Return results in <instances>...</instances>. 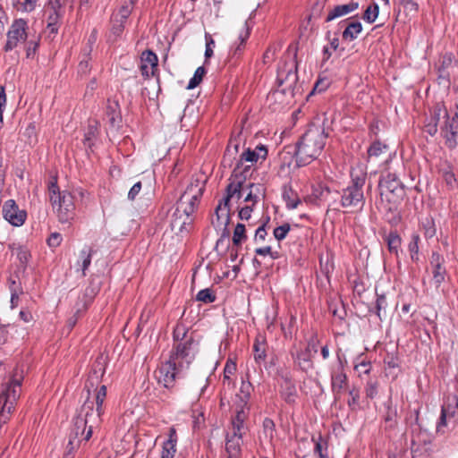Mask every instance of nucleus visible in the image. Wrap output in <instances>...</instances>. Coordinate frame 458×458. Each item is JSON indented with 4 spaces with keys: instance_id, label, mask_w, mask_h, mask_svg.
Masks as SVG:
<instances>
[{
    "instance_id": "f257e3e1",
    "label": "nucleus",
    "mask_w": 458,
    "mask_h": 458,
    "mask_svg": "<svg viewBox=\"0 0 458 458\" xmlns=\"http://www.w3.org/2000/svg\"><path fill=\"white\" fill-rule=\"evenodd\" d=\"M203 191L204 182L202 181L195 180L190 183L176 204L172 219L174 227L182 230L191 224L192 215L199 203Z\"/></svg>"
},
{
    "instance_id": "f03ea898",
    "label": "nucleus",
    "mask_w": 458,
    "mask_h": 458,
    "mask_svg": "<svg viewBox=\"0 0 458 458\" xmlns=\"http://www.w3.org/2000/svg\"><path fill=\"white\" fill-rule=\"evenodd\" d=\"M327 135L324 125L311 124L297 143V161L306 165L316 159L326 145Z\"/></svg>"
},
{
    "instance_id": "7ed1b4c3",
    "label": "nucleus",
    "mask_w": 458,
    "mask_h": 458,
    "mask_svg": "<svg viewBox=\"0 0 458 458\" xmlns=\"http://www.w3.org/2000/svg\"><path fill=\"white\" fill-rule=\"evenodd\" d=\"M246 177L247 175L240 172V165L234 168L225 189V196L220 200L215 211L216 221L213 220V224L216 226L223 225L225 228L228 225L231 212L230 202L232 200L238 201L242 198V191L245 189Z\"/></svg>"
},
{
    "instance_id": "20e7f679",
    "label": "nucleus",
    "mask_w": 458,
    "mask_h": 458,
    "mask_svg": "<svg viewBox=\"0 0 458 458\" xmlns=\"http://www.w3.org/2000/svg\"><path fill=\"white\" fill-rule=\"evenodd\" d=\"M48 199L62 224H71L75 217V203L73 195L68 191H61L56 176H52L47 183Z\"/></svg>"
},
{
    "instance_id": "39448f33",
    "label": "nucleus",
    "mask_w": 458,
    "mask_h": 458,
    "mask_svg": "<svg viewBox=\"0 0 458 458\" xmlns=\"http://www.w3.org/2000/svg\"><path fill=\"white\" fill-rule=\"evenodd\" d=\"M106 397V386L102 385L98 388L95 397L90 399L88 397L81 405L78 416L81 426L88 425V430L85 435V440L89 441L92 436L93 428L98 427L101 423V416L105 412L104 402Z\"/></svg>"
},
{
    "instance_id": "423d86ee",
    "label": "nucleus",
    "mask_w": 458,
    "mask_h": 458,
    "mask_svg": "<svg viewBox=\"0 0 458 458\" xmlns=\"http://www.w3.org/2000/svg\"><path fill=\"white\" fill-rule=\"evenodd\" d=\"M351 184L344 188L341 194V206L352 210H361L365 198L363 186L367 178L366 168L363 165H357L351 171Z\"/></svg>"
},
{
    "instance_id": "0eeeda50",
    "label": "nucleus",
    "mask_w": 458,
    "mask_h": 458,
    "mask_svg": "<svg viewBox=\"0 0 458 458\" xmlns=\"http://www.w3.org/2000/svg\"><path fill=\"white\" fill-rule=\"evenodd\" d=\"M440 127L441 132L446 139L449 147L455 145L454 137L458 133V116L455 114L450 118L447 110L443 106H435L430 121L425 124L424 130L429 135L433 136Z\"/></svg>"
},
{
    "instance_id": "6e6552de",
    "label": "nucleus",
    "mask_w": 458,
    "mask_h": 458,
    "mask_svg": "<svg viewBox=\"0 0 458 458\" xmlns=\"http://www.w3.org/2000/svg\"><path fill=\"white\" fill-rule=\"evenodd\" d=\"M22 371L16 369L9 380L3 385L0 394V425L6 423L21 395Z\"/></svg>"
},
{
    "instance_id": "1a4fd4ad",
    "label": "nucleus",
    "mask_w": 458,
    "mask_h": 458,
    "mask_svg": "<svg viewBox=\"0 0 458 458\" xmlns=\"http://www.w3.org/2000/svg\"><path fill=\"white\" fill-rule=\"evenodd\" d=\"M248 418L247 411L237 410L232 418L231 428L225 437L226 458H242V436L246 428L244 422Z\"/></svg>"
},
{
    "instance_id": "9d476101",
    "label": "nucleus",
    "mask_w": 458,
    "mask_h": 458,
    "mask_svg": "<svg viewBox=\"0 0 458 458\" xmlns=\"http://www.w3.org/2000/svg\"><path fill=\"white\" fill-rule=\"evenodd\" d=\"M277 83L278 88L273 91L268 99H278L283 95L288 98H293V91L298 81L297 75V63L294 59L290 62H285L277 71Z\"/></svg>"
},
{
    "instance_id": "9b49d317",
    "label": "nucleus",
    "mask_w": 458,
    "mask_h": 458,
    "mask_svg": "<svg viewBox=\"0 0 458 458\" xmlns=\"http://www.w3.org/2000/svg\"><path fill=\"white\" fill-rule=\"evenodd\" d=\"M183 341L176 344L175 350L172 352L170 358L179 366V369H186L194 360L198 352V344L191 337H185L186 333L182 332Z\"/></svg>"
},
{
    "instance_id": "f8f14e48",
    "label": "nucleus",
    "mask_w": 458,
    "mask_h": 458,
    "mask_svg": "<svg viewBox=\"0 0 458 458\" xmlns=\"http://www.w3.org/2000/svg\"><path fill=\"white\" fill-rule=\"evenodd\" d=\"M458 421V394L448 395L441 409V415L437 425L438 432H445L447 427H455Z\"/></svg>"
},
{
    "instance_id": "ddd939ff",
    "label": "nucleus",
    "mask_w": 458,
    "mask_h": 458,
    "mask_svg": "<svg viewBox=\"0 0 458 458\" xmlns=\"http://www.w3.org/2000/svg\"><path fill=\"white\" fill-rule=\"evenodd\" d=\"M182 369H179V366L174 362V360L169 359L156 371V377L158 384L162 385L165 388L173 387L176 377Z\"/></svg>"
},
{
    "instance_id": "4468645a",
    "label": "nucleus",
    "mask_w": 458,
    "mask_h": 458,
    "mask_svg": "<svg viewBox=\"0 0 458 458\" xmlns=\"http://www.w3.org/2000/svg\"><path fill=\"white\" fill-rule=\"evenodd\" d=\"M27 21L22 19L14 21L7 33V42L4 47L5 51H10L17 47L19 42H23L27 38L26 30Z\"/></svg>"
},
{
    "instance_id": "2eb2a0df",
    "label": "nucleus",
    "mask_w": 458,
    "mask_h": 458,
    "mask_svg": "<svg viewBox=\"0 0 458 458\" xmlns=\"http://www.w3.org/2000/svg\"><path fill=\"white\" fill-rule=\"evenodd\" d=\"M379 190L381 196L388 197V195H392L393 198L396 199L402 198L404 193L403 187L397 176L390 173L381 178Z\"/></svg>"
},
{
    "instance_id": "dca6fc26",
    "label": "nucleus",
    "mask_w": 458,
    "mask_h": 458,
    "mask_svg": "<svg viewBox=\"0 0 458 458\" xmlns=\"http://www.w3.org/2000/svg\"><path fill=\"white\" fill-rule=\"evenodd\" d=\"M267 149L263 145L257 146L255 149L247 148L245 151L242 153L236 167L240 165V172L242 173V174L247 175V174L250 172V166L247 165L243 167V163L249 162L251 164H255L258 163L259 160H265L267 158Z\"/></svg>"
},
{
    "instance_id": "f3484780",
    "label": "nucleus",
    "mask_w": 458,
    "mask_h": 458,
    "mask_svg": "<svg viewBox=\"0 0 458 458\" xmlns=\"http://www.w3.org/2000/svg\"><path fill=\"white\" fill-rule=\"evenodd\" d=\"M339 365L331 371V388L335 399L339 400L341 394L346 389L348 378L344 369V363L338 356Z\"/></svg>"
},
{
    "instance_id": "a211bd4d",
    "label": "nucleus",
    "mask_w": 458,
    "mask_h": 458,
    "mask_svg": "<svg viewBox=\"0 0 458 458\" xmlns=\"http://www.w3.org/2000/svg\"><path fill=\"white\" fill-rule=\"evenodd\" d=\"M3 216L14 226L22 225L26 219V212L21 210L13 199H9L4 204Z\"/></svg>"
},
{
    "instance_id": "6ab92c4d",
    "label": "nucleus",
    "mask_w": 458,
    "mask_h": 458,
    "mask_svg": "<svg viewBox=\"0 0 458 458\" xmlns=\"http://www.w3.org/2000/svg\"><path fill=\"white\" fill-rule=\"evenodd\" d=\"M444 263L445 260L442 256L436 252L432 254L430 265L432 269L433 281L437 286H439L445 281L446 276V270L444 267Z\"/></svg>"
},
{
    "instance_id": "aec40b11",
    "label": "nucleus",
    "mask_w": 458,
    "mask_h": 458,
    "mask_svg": "<svg viewBox=\"0 0 458 458\" xmlns=\"http://www.w3.org/2000/svg\"><path fill=\"white\" fill-rule=\"evenodd\" d=\"M157 65V56L151 51H144L141 55L140 69L144 76L149 77L154 74Z\"/></svg>"
},
{
    "instance_id": "412c9836",
    "label": "nucleus",
    "mask_w": 458,
    "mask_h": 458,
    "mask_svg": "<svg viewBox=\"0 0 458 458\" xmlns=\"http://www.w3.org/2000/svg\"><path fill=\"white\" fill-rule=\"evenodd\" d=\"M359 7V4L357 2H350L346 4H340L335 6L332 10L328 12V14L326 18V21H331L335 19L345 16L354 11H356Z\"/></svg>"
},
{
    "instance_id": "4be33fe9",
    "label": "nucleus",
    "mask_w": 458,
    "mask_h": 458,
    "mask_svg": "<svg viewBox=\"0 0 458 458\" xmlns=\"http://www.w3.org/2000/svg\"><path fill=\"white\" fill-rule=\"evenodd\" d=\"M64 10H56L55 8H51L49 5L46 8V13L47 15V30L52 34H55L58 31L59 21L61 17L64 15Z\"/></svg>"
},
{
    "instance_id": "5701e85b",
    "label": "nucleus",
    "mask_w": 458,
    "mask_h": 458,
    "mask_svg": "<svg viewBox=\"0 0 458 458\" xmlns=\"http://www.w3.org/2000/svg\"><path fill=\"white\" fill-rule=\"evenodd\" d=\"M177 434L174 427L169 428L168 439L164 443L161 458H174L176 453Z\"/></svg>"
},
{
    "instance_id": "b1692460",
    "label": "nucleus",
    "mask_w": 458,
    "mask_h": 458,
    "mask_svg": "<svg viewBox=\"0 0 458 458\" xmlns=\"http://www.w3.org/2000/svg\"><path fill=\"white\" fill-rule=\"evenodd\" d=\"M106 119L109 124L116 129L119 127L121 123V114L119 110V105L116 101L108 100L106 111Z\"/></svg>"
},
{
    "instance_id": "393cba45",
    "label": "nucleus",
    "mask_w": 458,
    "mask_h": 458,
    "mask_svg": "<svg viewBox=\"0 0 458 458\" xmlns=\"http://www.w3.org/2000/svg\"><path fill=\"white\" fill-rule=\"evenodd\" d=\"M267 344L266 338L263 335H259L253 344V356L257 363L265 361L267 357Z\"/></svg>"
},
{
    "instance_id": "a878e982",
    "label": "nucleus",
    "mask_w": 458,
    "mask_h": 458,
    "mask_svg": "<svg viewBox=\"0 0 458 458\" xmlns=\"http://www.w3.org/2000/svg\"><path fill=\"white\" fill-rule=\"evenodd\" d=\"M250 29L247 21H244L242 24H240L238 28L239 43L235 47H232V52L233 55H241L242 51V46L250 37Z\"/></svg>"
},
{
    "instance_id": "bb28decb",
    "label": "nucleus",
    "mask_w": 458,
    "mask_h": 458,
    "mask_svg": "<svg viewBox=\"0 0 458 458\" xmlns=\"http://www.w3.org/2000/svg\"><path fill=\"white\" fill-rule=\"evenodd\" d=\"M252 386L250 382H242L240 389V394H238V398L240 399L239 403L236 406V410H243L247 411L249 414V406L248 402L250 396Z\"/></svg>"
},
{
    "instance_id": "cd10ccee",
    "label": "nucleus",
    "mask_w": 458,
    "mask_h": 458,
    "mask_svg": "<svg viewBox=\"0 0 458 458\" xmlns=\"http://www.w3.org/2000/svg\"><path fill=\"white\" fill-rule=\"evenodd\" d=\"M208 377H201L191 381L189 391L193 398L199 399L208 386Z\"/></svg>"
},
{
    "instance_id": "c85d7f7f",
    "label": "nucleus",
    "mask_w": 458,
    "mask_h": 458,
    "mask_svg": "<svg viewBox=\"0 0 458 458\" xmlns=\"http://www.w3.org/2000/svg\"><path fill=\"white\" fill-rule=\"evenodd\" d=\"M13 255L19 259L21 266L25 268L30 258V251L23 246L13 244L11 247Z\"/></svg>"
},
{
    "instance_id": "c756f323",
    "label": "nucleus",
    "mask_w": 458,
    "mask_h": 458,
    "mask_svg": "<svg viewBox=\"0 0 458 458\" xmlns=\"http://www.w3.org/2000/svg\"><path fill=\"white\" fill-rule=\"evenodd\" d=\"M249 192L244 198L245 202H251L255 205L259 197L263 194V188L260 184L250 183L248 184Z\"/></svg>"
},
{
    "instance_id": "7c9ffc66",
    "label": "nucleus",
    "mask_w": 458,
    "mask_h": 458,
    "mask_svg": "<svg viewBox=\"0 0 458 458\" xmlns=\"http://www.w3.org/2000/svg\"><path fill=\"white\" fill-rule=\"evenodd\" d=\"M312 358L313 356L303 350L297 353L295 362L301 370L308 371L313 366Z\"/></svg>"
},
{
    "instance_id": "2f4dec72",
    "label": "nucleus",
    "mask_w": 458,
    "mask_h": 458,
    "mask_svg": "<svg viewBox=\"0 0 458 458\" xmlns=\"http://www.w3.org/2000/svg\"><path fill=\"white\" fill-rule=\"evenodd\" d=\"M362 30V25L360 21H352L348 24L346 29L343 32V38L344 39L353 40Z\"/></svg>"
},
{
    "instance_id": "473e14b6",
    "label": "nucleus",
    "mask_w": 458,
    "mask_h": 458,
    "mask_svg": "<svg viewBox=\"0 0 458 458\" xmlns=\"http://www.w3.org/2000/svg\"><path fill=\"white\" fill-rule=\"evenodd\" d=\"M87 430L88 425L81 426L79 423V419L75 418L69 438H75V440H81V442H87L84 437Z\"/></svg>"
},
{
    "instance_id": "72a5a7b5",
    "label": "nucleus",
    "mask_w": 458,
    "mask_h": 458,
    "mask_svg": "<svg viewBox=\"0 0 458 458\" xmlns=\"http://www.w3.org/2000/svg\"><path fill=\"white\" fill-rule=\"evenodd\" d=\"M314 441V454L318 455V458H327V443L318 436V438L312 437Z\"/></svg>"
},
{
    "instance_id": "f704fd0d",
    "label": "nucleus",
    "mask_w": 458,
    "mask_h": 458,
    "mask_svg": "<svg viewBox=\"0 0 458 458\" xmlns=\"http://www.w3.org/2000/svg\"><path fill=\"white\" fill-rule=\"evenodd\" d=\"M422 230L426 238H432L436 235L435 221L431 216H426L422 222Z\"/></svg>"
},
{
    "instance_id": "c9c22d12",
    "label": "nucleus",
    "mask_w": 458,
    "mask_h": 458,
    "mask_svg": "<svg viewBox=\"0 0 458 458\" xmlns=\"http://www.w3.org/2000/svg\"><path fill=\"white\" fill-rule=\"evenodd\" d=\"M386 241L390 252L398 254V250L401 246V237L396 233H390L386 237Z\"/></svg>"
},
{
    "instance_id": "e433bc0d",
    "label": "nucleus",
    "mask_w": 458,
    "mask_h": 458,
    "mask_svg": "<svg viewBox=\"0 0 458 458\" xmlns=\"http://www.w3.org/2000/svg\"><path fill=\"white\" fill-rule=\"evenodd\" d=\"M247 239L246 236V230L245 225L243 224H237L233 235V242L236 246H240L245 240Z\"/></svg>"
},
{
    "instance_id": "4c0bfd02",
    "label": "nucleus",
    "mask_w": 458,
    "mask_h": 458,
    "mask_svg": "<svg viewBox=\"0 0 458 458\" xmlns=\"http://www.w3.org/2000/svg\"><path fill=\"white\" fill-rule=\"evenodd\" d=\"M419 242L420 236L417 233H413L411 235V240L408 245V250L410 252L411 258L412 260H418V253H419Z\"/></svg>"
},
{
    "instance_id": "58836bf2",
    "label": "nucleus",
    "mask_w": 458,
    "mask_h": 458,
    "mask_svg": "<svg viewBox=\"0 0 458 458\" xmlns=\"http://www.w3.org/2000/svg\"><path fill=\"white\" fill-rule=\"evenodd\" d=\"M196 300L198 301L204 302V303H211V302L215 301L216 295L212 290H210L209 288H207V289L200 290L197 293Z\"/></svg>"
},
{
    "instance_id": "ea45409f",
    "label": "nucleus",
    "mask_w": 458,
    "mask_h": 458,
    "mask_svg": "<svg viewBox=\"0 0 458 458\" xmlns=\"http://www.w3.org/2000/svg\"><path fill=\"white\" fill-rule=\"evenodd\" d=\"M284 199L285 200L286 207L289 209H294L301 203L300 198L292 191L284 193Z\"/></svg>"
},
{
    "instance_id": "a19ab883",
    "label": "nucleus",
    "mask_w": 458,
    "mask_h": 458,
    "mask_svg": "<svg viewBox=\"0 0 458 458\" xmlns=\"http://www.w3.org/2000/svg\"><path fill=\"white\" fill-rule=\"evenodd\" d=\"M205 72H205L204 67H202V66L198 67L194 72L193 77L190 80L187 89H192L196 88L201 82Z\"/></svg>"
},
{
    "instance_id": "79ce46f5",
    "label": "nucleus",
    "mask_w": 458,
    "mask_h": 458,
    "mask_svg": "<svg viewBox=\"0 0 458 458\" xmlns=\"http://www.w3.org/2000/svg\"><path fill=\"white\" fill-rule=\"evenodd\" d=\"M92 252L93 250L91 249H83L80 252V258L81 259V270L83 275H85L86 270L91 263Z\"/></svg>"
},
{
    "instance_id": "37998d69",
    "label": "nucleus",
    "mask_w": 458,
    "mask_h": 458,
    "mask_svg": "<svg viewBox=\"0 0 458 458\" xmlns=\"http://www.w3.org/2000/svg\"><path fill=\"white\" fill-rule=\"evenodd\" d=\"M377 16H378V6H377V4H374L369 5L366 9L364 15H363V19L369 23H373L376 21V19L377 18Z\"/></svg>"
},
{
    "instance_id": "c03bdc74",
    "label": "nucleus",
    "mask_w": 458,
    "mask_h": 458,
    "mask_svg": "<svg viewBox=\"0 0 458 458\" xmlns=\"http://www.w3.org/2000/svg\"><path fill=\"white\" fill-rule=\"evenodd\" d=\"M37 2L38 0H19L16 9L26 13L32 12L36 8Z\"/></svg>"
},
{
    "instance_id": "a18cd8bd",
    "label": "nucleus",
    "mask_w": 458,
    "mask_h": 458,
    "mask_svg": "<svg viewBox=\"0 0 458 458\" xmlns=\"http://www.w3.org/2000/svg\"><path fill=\"white\" fill-rule=\"evenodd\" d=\"M349 396L350 398L347 401L348 406L352 410H355L356 407L359 405V399H360V393L359 390L355 387L352 388L349 391Z\"/></svg>"
},
{
    "instance_id": "49530a36",
    "label": "nucleus",
    "mask_w": 458,
    "mask_h": 458,
    "mask_svg": "<svg viewBox=\"0 0 458 458\" xmlns=\"http://www.w3.org/2000/svg\"><path fill=\"white\" fill-rule=\"evenodd\" d=\"M386 299L384 295L378 296L377 299L376 308H377V315L380 320H382V317L386 316Z\"/></svg>"
},
{
    "instance_id": "de8ad7c7",
    "label": "nucleus",
    "mask_w": 458,
    "mask_h": 458,
    "mask_svg": "<svg viewBox=\"0 0 458 458\" xmlns=\"http://www.w3.org/2000/svg\"><path fill=\"white\" fill-rule=\"evenodd\" d=\"M290 225L289 224H284L280 226H277L274 229V236L276 240L282 241L284 240L287 233L290 231Z\"/></svg>"
},
{
    "instance_id": "09e8293b",
    "label": "nucleus",
    "mask_w": 458,
    "mask_h": 458,
    "mask_svg": "<svg viewBox=\"0 0 458 458\" xmlns=\"http://www.w3.org/2000/svg\"><path fill=\"white\" fill-rule=\"evenodd\" d=\"M443 178L446 184L451 188H454L458 184V176L456 177L455 174L452 170L443 171Z\"/></svg>"
},
{
    "instance_id": "8fccbe9b",
    "label": "nucleus",
    "mask_w": 458,
    "mask_h": 458,
    "mask_svg": "<svg viewBox=\"0 0 458 458\" xmlns=\"http://www.w3.org/2000/svg\"><path fill=\"white\" fill-rule=\"evenodd\" d=\"M370 369L371 365L369 361L361 360L354 365V370L358 373L359 377H360L362 374H369Z\"/></svg>"
},
{
    "instance_id": "3c124183",
    "label": "nucleus",
    "mask_w": 458,
    "mask_h": 458,
    "mask_svg": "<svg viewBox=\"0 0 458 458\" xmlns=\"http://www.w3.org/2000/svg\"><path fill=\"white\" fill-rule=\"evenodd\" d=\"M236 371V364L235 362L232 361L231 360L226 361V364L224 369V382L225 380H229L231 376L234 374Z\"/></svg>"
},
{
    "instance_id": "603ef678",
    "label": "nucleus",
    "mask_w": 458,
    "mask_h": 458,
    "mask_svg": "<svg viewBox=\"0 0 458 458\" xmlns=\"http://www.w3.org/2000/svg\"><path fill=\"white\" fill-rule=\"evenodd\" d=\"M386 149V145H383L380 142H374L369 148V157H373V156L377 157Z\"/></svg>"
},
{
    "instance_id": "864d4df0",
    "label": "nucleus",
    "mask_w": 458,
    "mask_h": 458,
    "mask_svg": "<svg viewBox=\"0 0 458 458\" xmlns=\"http://www.w3.org/2000/svg\"><path fill=\"white\" fill-rule=\"evenodd\" d=\"M6 106V94L4 87H0V123H4V111Z\"/></svg>"
},
{
    "instance_id": "5fc2aeb1",
    "label": "nucleus",
    "mask_w": 458,
    "mask_h": 458,
    "mask_svg": "<svg viewBox=\"0 0 458 458\" xmlns=\"http://www.w3.org/2000/svg\"><path fill=\"white\" fill-rule=\"evenodd\" d=\"M396 411L390 406H387V411L385 417V420L389 424V427H393L395 424Z\"/></svg>"
},
{
    "instance_id": "6e6d98bb",
    "label": "nucleus",
    "mask_w": 458,
    "mask_h": 458,
    "mask_svg": "<svg viewBox=\"0 0 458 458\" xmlns=\"http://www.w3.org/2000/svg\"><path fill=\"white\" fill-rule=\"evenodd\" d=\"M377 393V383L376 381H369L366 386V394L369 398H374Z\"/></svg>"
},
{
    "instance_id": "4d7b16f0",
    "label": "nucleus",
    "mask_w": 458,
    "mask_h": 458,
    "mask_svg": "<svg viewBox=\"0 0 458 458\" xmlns=\"http://www.w3.org/2000/svg\"><path fill=\"white\" fill-rule=\"evenodd\" d=\"M96 135H97V126L89 125L85 133V136H84L85 144H87V142H88V145L90 146V141L96 137Z\"/></svg>"
},
{
    "instance_id": "13d9d810",
    "label": "nucleus",
    "mask_w": 458,
    "mask_h": 458,
    "mask_svg": "<svg viewBox=\"0 0 458 458\" xmlns=\"http://www.w3.org/2000/svg\"><path fill=\"white\" fill-rule=\"evenodd\" d=\"M255 253L257 255H260V256L270 255L272 259L277 258V252H273L271 250V247H269V246L263 247V248H258V249H256Z\"/></svg>"
},
{
    "instance_id": "bf43d9fd",
    "label": "nucleus",
    "mask_w": 458,
    "mask_h": 458,
    "mask_svg": "<svg viewBox=\"0 0 458 458\" xmlns=\"http://www.w3.org/2000/svg\"><path fill=\"white\" fill-rule=\"evenodd\" d=\"M140 191H141V182H138L129 191L128 199L130 200H134Z\"/></svg>"
},
{
    "instance_id": "052dcab7",
    "label": "nucleus",
    "mask_w": 458,
    "mask_h": 458,
    "mask_svg": "<svg viewBox=\"0 0 458 458\" xmlns=\"http://www.w3.org/2000/svg\"><path fill=\"white\" fill-rule=\"evenodd\" d=\"M61 242L62 236L57 233H52L47 240V243L50 247H57L60 245Z\"/></svg>"
},
{
    "instance_id": "680f3d73",
    "label": "nucleus",
    "mask_w": 458,
    "mask_h": 458,
    "mask_svg": "<svg viewBox=\"0 0 458 458\" xmlns=\"http://www.w3.org/2000/svg\"><path fill=\"white\" fill-rule=\"evenodd\" d=\"M304 351L313 356L318 352V341L315 338H311Z\"/></svg>"
},
{
    "instance_id": "e2e57ef3",
    "label": "nucleus",
    "mask_w": 458,
    "mask_h": 458,
    "mask_svg": "<svg viewBox=\"0 0 458 458\" xmlns=\"http://www.w3.org/2000/svg\"><path fill=\"white\" fill-rule=\"evenodd\" d=\"M251 212L252 208L250 206L243 207L239 210V218L242 220H248L251 216Z\"/></svg>"
},
{
    "instance_id": "0e129e2a",
    "label": "nucleus",
    "mask_w": 458,
    "mask_h": 458,
    "mask_svg": "<svg viewBox=\"0 0 458 458\" xmlns=\"http://www.w3.org/2000/svg\"><path fill=\"white\" fill-rule=\"evenodd\" d=\"M9 290L11 293H13V290H16V293H23L22 287L20 282H16V280L13 277L9 279Z\"/></svg>"
},
{
    "instance_id": "69168bd1",
    "label": "nucleus",
    "mask_w": 458,
    "mask_h": 458,
    "mask_svg": "<svg viewBox=\"0 0 458 458\" xmlns=\"http://www.w3.org/2000/svg\"><path fill=\"white\" fill-rule=\"evenodd\" d=\"M124 25L119 22H114V19H112V29L111 31L115 37H119L123 31Z\"/></svg>"
},
{
    "instance_id": "338daca9",
    "label": "nucleus",
    "mask_w": 458,
    "mask_h": 458,
    "mask_svg": "<svg viewBox=\"0 0 458 458\" xmlns=\"http://www.w3.org/2000/svg\"><path fill=\"white\" fill-rule=\"evenodd\" d=\"M81 440H75V438H69V442L66 445L65 452H71L73 455V452L80 446Z\"/></svg>"
},
{
    "instance_id": "774afa93",
    "label": "nucleus",
    "mask_w": 458,
    "mask_h": 458,
    "mask_svg": "<svg viewBox=\"0 0 458 458\" xmlns=\"http://www.w3.org/2000/svg\"><path fill=\"white\" fill-rule=\"evenodd\" d=\"M68 0H49L48 5L51 8H55L56 10H64V7L67 4Z\"/></svg>"
}]
</instances>
